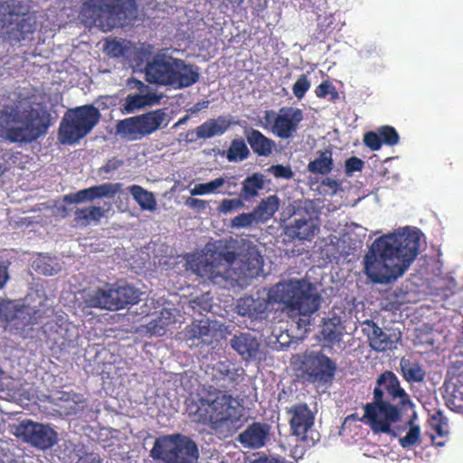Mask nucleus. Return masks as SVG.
Wrapping results in <instances>:
<instances>
[{"label": "nucleus", "instance_id": "4468645a", "mask_svg": "<svg viewBox=\"0 0 463 463\" xmlns=\"http://www.w3.org/2000/svg\"><path fill=\"white\" fill-rule=\"evenodd\" d=\"M298 370L307 382L326 385L333 381L337 365L322 351H307L299 356Z\"/></svg>", "mask_w": 463, "mask_h": 463}, {"label": "nucleus", "instance_id": "412c9836", "mask_svg": "<svg viewBox=\"0 0 463 463\" xmlns=\"http://www.w3.org/2000/svg\"><path fill=\"white\" fill-rule=\"evenodd\" d=\"M230 343L242 359L247 361L256 358L260 352V343L250 333L234 335Z\"/></svg>", "mask_w": 463, "mask_h": 463}, {"label": "nucleus", "instance_id": "0e129e2a", "mask_svg": "<svg viewBox=\"0 0 463 463\" xmlns=\"http://www.w3.org/2000/svg\"><path fill=\"white\" fill-rule=\"evenodd\" d=\"M134 82L136 84H138V85L142 86V87L144 86V84L141 81H139V80H134Z\"/></svg>", "mask_w": 463, "mask_h": 463}, {"label": "nucleus", "instance_id": "69168bd1", "mask_svg": "<svg viewBox=\"0 0 463 463\" xmlns=\"http://www.w3.org/2000/svg\"><path fill=\"white\" fill-rule=\"evenodd\" d=\"M198 110H200L199 104H196L194 111H198Z\"/></svg>", "mask_w": 463, "mask_h": 463}, {"label": "nucleus", "instance_id": "aec40b11", "mask_svg": "<svg viewBox=\"0 0 463 463\" xmlns=\"http://www.w3.org/2000/svg\"><path fill=\"white\" fill-rule=\"evenodd\" d=\"M29 9L25 0H0V22L5 27H11L23 15L29 14Z\"/></svg>", "mask_w": 463, "mask_h": 463}, {"label": "nucleus", "instance_id": "8fccbe9b", "mask_svg": "<svg viewBox=\"0 0 463 463\" xmlns=\"http://www.w3.org/2000/svg\"><path fill=\"white\" fill-rule=\"evenodd\" d=\"M315 93L317 97L320 99L326 98L328 94H333L335 97H337V92L335 90V86L329 81L325 80L321 82L315 90Z\"/></svg>", "mask_w": 463, "mask_h": 463}, {"label": "nucleus", "instance_id": "6ab92c4d", "mask_svg": "<svg viewBox=\"0 0 463 463\" xmlns=\"http://www.w3.org/2000/svg\"><path fill=\"white\" fill-rule=\"evenodd\" d=\"M293 221L288 226L291 235L300 241L311 240L319 230L312 218V213L304 207H298L293 213Z\"/></svg>", "mask_w": 463, "mask_h": 463}, {"label": "nucleus", "instance_id": "f704fd0d", "mask_svg": "<svg viewBox=\"0 0 463 463\" xmlns=\"http://www.w3.org/2000/svg\"><path fill=\"white\" fill-rule=\"evenodd\" d=\"M223 155L229 162H238L248 158L250 150L242 138H235Z\"/></svg>", "mask_w": 463, "mask_h": 463}, {"label": "nucleus", "instance_id": "f257e3e1", "mask_svg": "<svg viewBox=\"0 0 463 463\" xmlns=\"http://www.w3.org/2000/svg\"><path fill=\"white\" fill-rule=\"evenodd\" d=\"M241 368L229 361H220L211 368V383L204 384L187 404L192 420L208 427L215 434L228 438L241 426V409L232 396L243 379Z\"/></svg>", "mask_w": 463, "mask_h": 463}, {"label": "nucleus", "instance_id": "473e14b6", "mask_svg": "<svg viewBox=\"0 0 463 463\" xmlns=\"http://www.w3.org/2000/svg\"><path fill=\"white\" fill-rule=\"evenodd\" d=\"M122 184L120 183H104L102 184L94 185L87 188L89 200L109 198L112 199L121 191Z\"/></svg>", "mask_w": 463, "mask_h": 463}, {"label": "nucleus", "instance_id": "7c9ffc66", "mask_svg": "<svg viewBox=\"0 0 463 463\" xmlns=\"http://www.w3.org/2000/svg\"><path fill=\"white\" fill-rule=\"evenodd\" d=\"M128 189L142 210L153 212L156 209V200L153 193L138 184H133Z\"/></svg>", "mask_w": 463, "mask_h": 463}, {"label": "nucleus", "instance_id": "79ce46f5", "mask_svg": "<svg viewBox=\"0 0 463 463\" xmlns=\"http://www.w3.org/2000/svg\"><path fill=\"white\" fill-rule=\"evenodd\" d=\"M243 201L244 200L241 196L234 199H223L219 204L217 210L222 214L231 213L236 210L243 208Z\"/></svg>", "mask_w": 463, "mask_h": 463}, {"label": "nucleus", "instance_id": "f8f14e48", "mask_svg": "<svg viewBox=\"0 0 463 463\" xmlns=\"http://www.w3.org/2000/svg\"><path fill=\"white\" fill-rule=\"evenodd\" d=\"M82 299L88 307L118 310L128 305L137 304L139 300V291L128 284H117L113 288L85 291Z\"/></svg>", "mask_w": 463, "mask_h": 463}, {"label": "nucleus", "instance_id": "de8ad7c7", "mask_svg": "<svg viewBox=\"0 0 463 463\" xmlns=\"http://www.w3.org/2000/svg\"><path fill=\"white\" fill-rule=\"evenodd\" d=\"M364 162L357 157V156H351L348 159H346L345 164V174L347 175H352L354 172H360L364 168Z\"/></svg>", "mask_w": 463, "mask_h": 463}, {"label": "nucleus", "instance_id": "49530a36", "mask_svg": "<svg viewBox=\"0 0 463 463\" xmlns=\"http://www.w3.org/2000/svg\"><path fill=\"white\" fill-rule=\"evenodd\" d=\"M268 171L272 174L275 178L290 180L294 176V172L289 165H273L269 167Z\"/></svg>", "mask_w": 463, "mask_h": 463}, {"label": "nucleus", "instance_id": "e2e57ef3", "mask_svg": "<svg viewBox=\"0 0 463 463\" xmlns=\"http://www.w3.org/2000/svg\"><path fill=\"white\" fill-rule=\"evenodd\" d=\"M227 184H228V188H232V187H236L237 186V183L232 182V181H228Z\"/></svg>", "mask_w": 463, "mask_h": 463}, {"label": "nucleus", "instance_id": "a19ab883", "mask_svg": "<svg viewBox=\"0 0 463 463\" xmlns=\"http://www.w3.org/2000/svg\"><path fill=\"white\" fill-rule=\"evenodd\" d=\"M253 223H259L253 212L241 213L231 221V226L237 229L250 227Z\"/></svg>", "mask_w": 463, "mask_h": 463}, {"label": "nucleus", "instance_id": "5fc2aeb1", "mask_svg": "<svg viewBox=\"0 0 463 463\" xmlns=\"http://www.w3.org/2000/svg\"><path fill=\"white\" fill-rule=\"evenodd\" d=\"M14 317V313L8 308V304L0 302V320L9 322Z\"/></svg>", "mask_w": 463, "mask_h": 463}, {"label": "nucleus", "instance_id": "338daca9", "mask_svg": "<svg viewBox=\"0 0 463 463\" xmlns=\"http://www.w3.org/2000/svg\"><path fill=\"white\" fill-rule=\"evenodd\" d=\"M225 194H229V195H232L234 193L228 191V192H226Z\"/></svg>", "mask_w": 463, "mask_h": 463}, {"label": "nucleus", "instance_id": "f03ea898", "mask_svg": "<svg viewBox=\"0 0 463 463\" xmlns=\"http://www.w3.org/2000/svg\"><path fill=\"white\" fill-rule=\"evenodd\" d=\"M420 240V232L408 228L378 237L364 257V273L376 284L395 281L418 256Z\"/></svg>", "mask_w": 463, "mask_h": 463}, {"label": "nucleus", "instance_id": "37998d69", "mask_svg": "<svg viewBox=\"0 0 463 463\" xmlns=\"http://www.w3.org/2000/svg\"><path fill=\"white\" fill-rule=\"evenodd\" d=\"M310 81L306 74H301L292 87L294 96L302 99L310 88Z\"/></svg>", "mask_w": 463, "mask_h": 463}, {"label": "nucleus", "instance_id": "a211bd4d", "mask_svg": "<svg viewBox=\"0 0 463 463\" xmlns=\"http://www.w3.org/2000/svg\"><path fill=\"white\" fill-rule=\"evenodd\" d=\"M302 120L303 112L300 109L283 107L279 109L270 132L281 139L290 138L298 129Z\"/></svg>", "mask_w": 463, "mask_h": 463}, {"label": "nucleus", "instance_id": "72a5a7b5", "mask_svg": "<svg viewBox=\"0 0 463 463\" xmlns=\"http://www.w3.org/2000/svg\"><path fill=\"white\" fill-rule=\"evenodd\" d=\"M9 33L13 34V38L16 41L25 40L28 34L35 31L34 21L27 14L23 15L19 20L15 21L14 24L11 27Z\"/></svg>", "mask_w": 463, "mask_h": 463}, {"label": "nucleus", "instance_id": "bb28decb", "mask_svg": "<svg viewBox=\"0 0 463 463\" xmlns=\"http://www.w3.org/2000/svg\"><path fill=\"white\" fill-rule=\"evenodd\" d=\"M241 186L240 196L244 201H250L259 195V192L265 187V176L261 173H253L247 176Z\"/></svg>", "mask_w": 463, "mask_h": 463}, {"label": "nucleus", "instance_id": "1a4fd4ad", "mask_svg": "<svg viewBox=\"0 0 463 463\" xmlns=\"http://www.w3.org/2000/svg\"><path fill=\"white\" fill-rule=\"evenodd\" d=\"M100 117L99 110L91 104L68 109L59 126V142L62 145L80 142L92 131Z\"/></svg>", "mask_w": 463, "mask_h": 463}, {"label": "nucleus", "instance_id": "6e6d98bb", "mask_svg": "<svg viewBox=\"0 0 463 463\" xmlns=\"http://www.w3.org/2000/svg\"><path fill=\"white\" fill-rule=\"evenodd\" d=\"M277 113L272 110H266L264 112L263 120H264V128H269L270 130L271 126L275 124V119L277 118Z\"/></svg>", "mask_w": 463, "mask_h": 463}, {"label": "nucleus", "instance_id": "9d476101", "mask_svg": "<svg viewBox=\"0 0 463 463\" xmlns=\"http://www.w3.org/2000/svg\"><path fill=\"white\" fill-rule=\"evenodd\" d=\"M198 454L196 443L180 433L157 438L150 450L158 463H196Z\"/></svg>", "mask_w": 463, "mask_h": 463}, {"label": "nucleus", "instance_id": "09e8293b", "mask_svg": "<svg viewBox=\"0 0 463 463\" xmlns=\"http://www.w3.org/2000/svg\"><path fill=\"white\" fill-rule=\"evenodd\" d=\"M87 201H90L87 188L63 196V202L68 204L80 203Z\"/></svg>", "mask_w": 463, "mask_h": 463}, {"label": "nucleus", "instance_id": "c85d7f7f", "mask_svg": "<svg viewBox=\"0 0 463 463\" xmlns=\"http://www.w3.org/2000/svg\"><path fill=\"white\" fill-rule=\"evenodd\" d=\"M279 199L277 195H269L262 199L252 210L259 222H265L269 220L279 210Z\"/></svg>", "mask_w": 463, "mask_h": 463}, {"label": "nucleus", "instance_id": "5701e85b", "mask_svg": "<svg viewBox=\"0 0 463 463\" xmlns=\"http://www.w3.org/2000/svg\"><path fill=\"white\" fill-rule=\"evenodd\" d=\"M248 144L253 153L259 156H269L275 148V141L266 137L260 130L250 128L245 131Z\"/></svg>", "mask_w": 463, "mask_h": 463}, {"label": "nucleus", "instance_id": "2f4dec72", "mask_svg": "<svg viewBox=\"0 0 463 463\" xmlns=\"http://www.w3.org/2000/svg\"><path fill=\"white\" fill-rule=\"evenodd\" d=\"M175 322L173 310L170 308H163L160 316L151 320L147 324V331L152 335H164L166 332V327Z\"/></svg>", "mask_w": 463, "mask_h": 463}, {"label": "nucleus", "instance_id": "774afa93", "mask_svg": "<svg viewBox=\"0 0 463 463\" xmlns=\"http://www.w3.org/2000/svg\"><path fill=\"white\" fill-rule=\"evenodd\" d=\"M220 463H226V462L222 461V462H220Z\"/></svg>", "mask_w": 463, "mask_h": 463}, {"label": "nucleus", "instance_id": "bf43d9fd", "mask_svg": "<svg viewBox=\"0 0 463 463\" xmlns=\"http://www.w3.org/2000/svg\"><path fill=\"white\" fill-rule=\"evenodd\" d=\"M8 279L9 275L7 268L5 266L0 265V289L4 288Z\"/></svg>", "mask_w": 463, "mask_h": 463}, {"label": "nucleus", "instance_id": "052dcab7", "mask_svg": "<svg viewBox=\"0 0 463 463\" xmlns=\"http://www.w3.org/2000/svg\"><path fill=\"white\" fill-rule=\"evenodd\" d=\"M233 8L242 9L244 8V0H228Z\"/></svg>", "mask_w": 463, "mask_h": 463}, {"label": "nucleus", "instance_id": "680f3d73", "mask_svg": "<svg viewBox=\"0 0 463 463\" xmlns=\"http://www.w3.org/2000/svg\"><path fill=\"white\" fill-rule=\"evenodd\" d=\"M188 119V116H184L182 118H180L176 123H175V125L173 126V128H178L179 126L184 124L186 122V120Z\"/></svg>", "mask_w": 463, "mask_h": 463}, {"label": "nucleus", "instance_id": "4be33fe9", "mask_svg": "<svg viewBox=\"0 0 463 463\" xmlns=\"http://www.w3.org/2000/svg\"><path fill=\"white\" fill-rule=\"evenodd\" d=\"M269 434V426L265 423L253 422L239 435V441L248 448L259 449L265 444Z\"/></svg>", "mask_w": 463, "mask_h": 463}, {"label": "nucleus", "instance_id": "c03bdc74", "mask_svg": "<svg viewBox=\"0 0 463 463\" xmlns=\"http://www.w3.org/2000/svg\"><path fill=\"white\" fill-rule=\"evenodd\" d=\"M104 50L108 55L114 58H119L126 55V46L117 40L107 41Z\"/></svg>", "mask_w": 463, "mask_h": 463}, {"label": "nucleus", "instance_id": "864d4df0", "mask_svg": "<svg viewBox=\"0 0 463 463\" xmlns=\"http://www.w3.org/2000/svg\"><path fill=\"white\" fill-rule=\"evenodd\" d=\"M122 162L117 158L109 159L104 165L99 168V173H110L117 170Z\"/></svg>", "mask_w": 463, "mask_h": 463}, {"label": "nucleus", "instance_id": "20e7f679", "mask_svg": "<svg viewBox=\"0 0 463 463\" xmlns=\"http://www.w3.org/2000/svg\"><path fill=\"white\" fill-rule=\"evenodd\" d=\"M373 395V402L364 407V418L375 433L390 434L392 424L401 421L404 414L414 409L411 396L390 370L378 375Z\"/></svg>", "mask_w": 463, "mask_h": 463}, {"label": "nucleus", "instance_id": "e433bc0d", "mask_svg": "<svg viewBox=\"0 0 463 463\" xmlns=\"http://www.w3.org/2000/svg\"><path fill=\"white\" fill-rule=\"evenodd\" d=\"M148 104V96L142 94H128L122 107L124 113H133Z\"/></svg>", "mask_w": 463, "mask_h": 463}, {"label": "nucleus", "instance_id": "dca6fc26", "mask_svg": "<svg viewBox=\"0 0 463 463\" xmlns=\"http://www.w3.org/2000/svg\"><path fill=\"white\" fill-rule=\"evenodd\" d=\"M17 430L25 442L42 450L52 448L58 440L57 432L49 425L30 420L22 421Z\"/></svg>", "mask_w": 463, "mask_h": 463}, {"label": "nucleus", "instance_id": "6e6552de", "mask_svg": "<svg viewBox=\"0 0 463 463\" xmlns=\"http://www.w3.org/2000/svg\"><path fill=\"white\" fill-rule=\"evenodd\" d=\"M6 122L20 126L5 129V137L13 143H31L44 135L51 124L50 114L36 109L20 111L16 107L5 111Z\"/></svg>", "mask_w": 463, "mask_h": 463}, {"label": "nucleus", "instance_id": "0eeeda50", "mask_svg": "<svg viewBox=\"0 0 463 463\" xmlns=\"http://www.w3.org/2000/svg\"><path fill=\"white\" fill-rule=\"evenodd\" d=\"M136 11L135 0H87L81 6L80 14L86 23L109 32L128 24Z\"/></svg>", "mask_w": 463, "mask_h": 463}, {"label": "nucleus", "instance_id": "393cba45", "mask_svg": "<svg viewBox=\"0 0 463 463\" xmlns=\"http://www.w3.org/2000/svg\"><path fill=\"white\" fill-rule=\"evenodd\" d=\"M400 367L403 379L408 383H420L426 376V372L420 364L411 358L402 357Z\"/></svg>", "mask_w": 463, "mask_h": 463}, {"label": "nucleus", "instance_id": "3c124183", "mask_svg": "<svg viewBox=\"0 0 463 463\" xmlns=\"http://www.w3.org/2000/svg\"><path fill=\"white\" fill-rule=\"evenodd\" d=\"M322 334L325 340L333 345L338 344L342 340V334L338 332L334 326H324L322 329Z\"/></svg>", "mask_w": 463, "mask_h": 463}, {"label": "nucleus", "instance_id": "ddd939ff", "mask_svg": "<svg viewBox=\"0 0 463 463\" xmlns=\"http://www.w3.org/2000/svg\"><path fill=\"white\" fill-rule=\"evenodd\" d=\"M287 413L290 415L289 426L291 433L299 439L300 442L305 445L297 444L292 456L296 458H301L304 455V447H312L318 440L319 434L317 438L313 436L312 427L314 426L315 415L307 403H297L287 409Z\"/></svg>", "mask_w": 463, "mask_h": 463}, {"label": "nucleus", "instance_id": "c9c22d12", "mask_svg": "<svg viewBox=\"0 0 463 463\" xmlns=\"http://www.w3.org/2000/svg\"><path fill=\"white\" fill-rule=\"evenodd\" d=\"M412 416L410 417L408 424L411 426L407 434L399 439L400 445L403 449L411 448L420 442V426L413 424V419L416 417V412L412 409L411 411Z\"/></svg>", "mask_w": 463, "mask_h": 463}, {"label": "nucleus", "instance_id": "2eb2a0df", "mask_svg": "<svg viewBox=\"0 0 463 463\" xmlns=\"http://www.w3.org/2000/svg\"><path fill=\"white\" fill-rule=\"evenodd\" d=\"M442 388L446 406L463 416V359H459L458 355L449 367L448 378Z\"/></svg>", "mask_w": 463, "mask_h": 463}, {"label": "nucleus", "instance_id": "a18cd8bd", "mask_svg": "<svg viewBox=\"0 0 463 463\" xmlns=\"http://www.w3.org/2000/svg\"><path fill=\"white\" fill-rule=\"evenodd\" d=\"M364 144L372 151L379 150L383 146V140L379 136L378 131H368L364 135Z\"/></svg>", "mask_w": 463, "mask_h": 463}, {"label": "nucleus", "instance_id": "4d7b16f0", "mask_svg": "<svg viewBox=\"0 0 463 463\" xmlns=\"http://www.w3.org/2000/svg\"><path fill=\"white\" fill-rule=\"evenodd\" d=\"M250 463H287L284 458H276V457H259L252 460Z\"/></svg>", "mask_w": 463, "mask_h": 463}, {"label": "nucleus", "instance_id": "13d9d810", "mask_svg": "<svg viewBox=\"0 0 463 463\" xmlns=\"http://www.w3.org/2000/svg\"><path fill=\"white\" fill-rule=\"evenodd\" d=\"M185 204L193 209H204L206 207V202L196 198H188Z\"/></svg>", "mask_w": 463, "mask_h": 463}, {"label": "nucleus", "instance_id": "4c0bfd02", "mask_svg": "<svg viewBox=\"0 0 463 463\" xmlns=\"http://www.w3.org/2000/svg\"><path fill=\"white\" fill-rule=\"evenodd\" d=\"M224 184L225 179L223 177H218L208 183H201L195 184L194 187L191 189L190 193L192 195L208 194L213 193L215 190L222 186Z\"/></svg>", "mask_w": 463, "mask_h": 463}, {"label": "nucleus", "instance_id": "9b49d317", "mask_svg": "<svg viewBox=\"0 0 463 463\" xmlns=\"http://www.w3.org/2000/svg\"><path fill=\"white\" fill-rule=\"evenodd\" d=\"M169 121L170 118L165 109H156L119 120L116 126V130L123 138L128 141H137L166 128Z\"/></svg>", "mask_w": 463, "mask_h": 463}, {"label": "nucleus", "instance_id": "ea45409f", "mask_svg": "<svg viewBox=\"0 0 463 463\" xmlns=\"http://www.w3.org/2000/svg\"><path fill=\"white\" fill-rule=\"evenodd\" d=\"M430 425L431 430L439 437H444L445 435H447L449 433L448 423L439 411L434 413L431 416V418L430 420Z\"/></svg>", "mask_w": 463, "mask_h": 463}, {"label": "nucleus", "instance_id": "a878e982", "mask_svg": "<svg viewBox=\"0 0 463 463\" xmlns=\"http://www.w3.org/2000/svg\"><path fill=\"white\" fill-rule=\"evenodd\" d=\"M211 323L209 319L194 320L191 325L187 326L184 332V337L186 341L194 342L201 340L202 343H207L211 336Z\"/></svg>", "mask_w": 463, "mask_h": 463}, {"label": "nucleus", "instance_id": "603ef678", "mask_svg": "<svg viewBox=\"0 0 463 463\" xmlns=\"http://www.w3.org/2000/svg\"><path fill=\"white\" fill-rule=\"evenodd\" d=\"M78 463H105L99 454L95 452L84 453L80 457Z\"/></svg>", "mask_w": 463, "mask_h": 463}, {"label": "nucleus", "instance_id": "b1692460", "mask_svg": "<svg viewBox=\"0 0 463 463\" xmlns=\"http://www.w3.org/2000/svg\"><path fill=\"white\" fill-rule=\"evenodd\" d=\"M232 121L229 118L219 116L216 118H211L201 124L195 128L198 138L208 139L215 136L223 135L231 127Z\"/></svg>", "mask_w": 463, "mask_h": 463}, {"label": "nucleus", "instance_id": "cd10ccee", "mask_svg": "<svg viewBox=\"0 0 463 463\" xmlns=\"http://www.w3.org/2000/svg\"><path fill=\"white\" fill-rule=\"evenodd\" d=\"M317 155V158L308 163L307 170L316 175H328L334 167L332 151L326 149L325 151H318Z\"/></svg>", "mask_w": 463, "mask_h": 463}, {"label": "nucleus", "instance_id": "f3484780", "mask_svg": "<svg viewBox=\"0 0 463 463\" xmlns=\"http://www.w3.org/2000/svg\"><path fill=\"white\" fill-rule=\"evenodd\" d=\"M363 332L367 337L369 346L378 353L394 350L402 339L400 331L383 329L372 319L363 322Z\"/></svg>", "mask_w": 463, "mask_h": 463}, {"label": "nucleus", "instance_id": "39448f33", "mask_svg": "<svg viewBox=\"0 0 463 463\" xmlns=\"http://www.w3.org/2000/svg\"><path fill=\"white\" fill-rule=\"evenodd\" d=\"M215 261L206 262L204 271L211 279L241 280L259 276L263 258L251 241L231 239L216 253Z\"/></svg>", "mask_w": 463, "mask_h": 463}, {"label": "nucleus", "instance_id": "7ed1b4c3", "mask_svg": "<svg viewBox=\"0 0 463 463\" xmlns=\"http://www.w3.org/2000/svg\"><path fill=\"white\" fill-rule=\"evenodd\" d=\"M283 305V310L299 316H311L320 307L321 298L305 288L300 280L281 281L268 291L267 298L251 296L241 298L236 305L237 313L251 320H262L268 317L270 305Z\"/></svg>", "mask_w": 463, "mask_h": 463}, {"label": "nucleus", "instance_id": "58836bf2", "mask_svg": "<svg viewBox=\"0 0 463 463\" xmlns=\"http://www.w3.org/2000/svg\"><path fill=\"white\" fill-rule=\"evenodd\" d=\"M383 144L390 146H393L399 143L400 136L396 129L389 125L381 126L377 128Z\"/></svg>", "mask_w": 463, "mask_h": 463}, {"label": "nucleus", "instance_id": "423d86ee", "mask_svg": "<svg viewBox=\"0 0 463 463\" xmlns=\"http://www.w3.org/2000/svg\"><path fill=\"white\" fill-rule=\"evenodd\" d=\"M146 80L149 83L184 89L200 79L197 66L165 53H156L145 67Z\"/></svg>", "mask_w": 463, "mask_h": 463}, {"label": "nucleus", "instance_id": "c756f323", "mask_svg": "<svg viewBox=\"0 0 463 463\" xmlns=\"http://www.w3.org/2000/svg\"><path fill=\"white\" fill-rule=\"evenodd\" d=\"M105 215V211L99 206L79 208L74 212V222L77 225L86 227L91 222L99 223Z\"/></svg>", "mask_w": 463, "mask_h": 463}]
</instances>
